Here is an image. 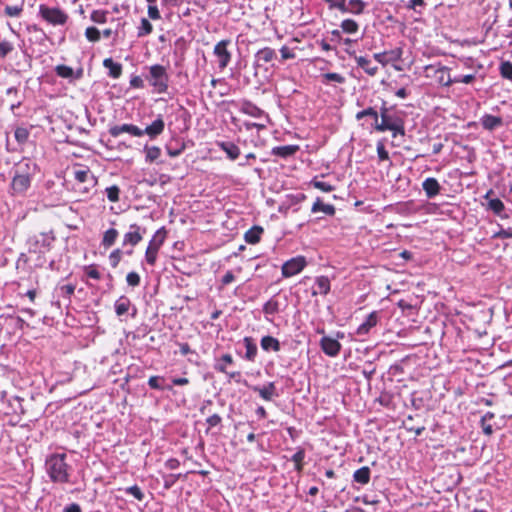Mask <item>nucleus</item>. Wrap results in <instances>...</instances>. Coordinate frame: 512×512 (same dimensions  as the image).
Segmentation results:
<instances>
[{"label": "nucleus", "instance_id": "obj_38", "mask_svg": "<svg viewBox=\"0 0 512 512\" xmlns=\"http://www.w3.org/2000/svg\"><path fill=\"white\" fill-rule=\"evenodd\" d=\"M153 31V26L148 19L142 18L141 25L138 28V37L149 35Z\"/></svg>", "mask_w": 512, "mask_h": 512}, {"label": "nucleus", "instance_id": "obj_24", "mask_svg": "<svg viewBox=\"0 0 512 512\" xmlns=\"http://www.w3.org/2000/svg\"><path fill=\"white\" fill-rule=\"evenodd\" d=\"M74 177L80 184L86 182H88L91 186L96 184V179L93 175H91L89 169L76 170L74 172Z\"/></svg>", "mask_w": 512, "mask_h": 512}, {"label": "nucleus", "instance_id": "obj_40", "mask_svg": "<svg viewBox=\"0 0 512 512\" xmlns=\"http://www.w3.org/2000/svg\"><path fill=\"white\" fill-rule=\"evenodd\" d=\"M488 208L492 210L495 214L500 215L502 211L505 209L504 203L498 199H491L488 202Z\"/></svg>", "mask_w": 512, "mask_h": 512}, {"label": "nucleus", "instance_id": "obj_19", "mask_svg": "<svg viewBox=\"0 0 512 512\" xmlns=\"http://www.w3.org/2000/svg\"><path fill=\"white\" fill-rule=\"evenodd\" d=\"M503 124L502 118L498 116H493L490 114H485L481 118V125L484 129L488 131H493L494 129L500 127Z\"/></svg>", "mask_w": 512, "mask_h": 512}, {"label": "nucleus", "instance_id": "obj_6", "mask_svg": "<svg viewBox=\"0 0 512 512\" xmlns=\"http://www.w3.org/2000/svg\"><path fill=\"white\" fill-rule=\"evenodd\" d=\"M40 16L50 24L64 25L67 22L68 15L59 8H51L44 4L39 6Z\"/></svg>", "mask_w": 512, "mask_h": 512}, {"label": "nucleus", "instance_id": "obj_15", "mask_svg": "<svg viewBox=\"0 0 512 512\" xmlns=\"http://www.w3.org/2000/svg\"><path fill=\"white\" fill-rule=\"evenodd\" d=\"M378 322V313L376 311L371 312L366 320L357 328L356 334L358 336H364L369 333V331L376 326Z\"/></svg>", "mask_w": 512, "mask_h": 512}, {"label": "nucleus", "instance_id": "obj_29", "mask_svg": "<svg viewBox=\"0 0 512 512\" xmlns=\"http://www.w3.org/2000/svg\"><path fill=\"white\" fill-rule=\"evenodd\" d=\"M105 68L109 69V75L112 78H119L122 73V66L119 63H115L111 58H107L103 61Z\"/></svg>", "mask_w": 512, "mask_h": 512}, {"label": "nucleus", "instance_id": "obj_51", "mask_svg": "<svg viewBox=\"0 0 512 512\" xmlns=\"http://www.w3.org/2000/svg\"><path fill=\"white\" fill-rule=\"evenodd\" d=\"M29 136L28 130L22 127H18L15 130V138L19 143H24L27 141Z\"/></svg>", "mask_w": 512, "mask_h": 512}, {"label": "nucleus", "instance_id": "obj_2", "mask_svg": "<svg viewBox=\"0 0 512 512\" xmlns=\"http://www.w3.org/2000/svg\"><path fill=\"white\" fill-rule=\"evenodd\" d=\"M54 241L53 236H49L48 234L41 233L36 235L29 240V253L30 254H39L38 256V266H43L46 262L44 258V254L50 250L51 244Z\"/></svg>", "mask_w": 512, "mask_h": 512}, {"label": "nucleus", "instance_id": "obj_30", "mask_svg": "<svg viewBox=\"0 0 512 512\" xmlns=\"http://www.w3.org/2000/svg\"><path fill=\"white\" fill-rule=\"evenodd\" d=\"M244 345L246 348L245 358L249 361H254L257 354V346L251 337L244 338Z\"/></svg>", "mask_w": 512, "mask_h": 512}, {"label": "nucleus", "instance_id": "obj_56", "mask_svg": "<svg viewBox=\"0 0 512 512\" xmlns=\"http://www.w3.org/2000/svg\"><path fill=\"white\" fill-rule=\"evenodd\" d=\"M377 154L381 161L389 160V154L382 142H378L377 144Z\"/></svg>", "mask_w": 512, "mask_h": 512}, {"label": "nucleus", "instance_id": "obj_9", "mask_svg": "<svg viewBox=\"0 0 512 512\" xmlns=\"http://www.w3.org/2000/svg\"><path fill=\"white\" fill-rule=\"evenodd\" d=\"M333 6H336V9L342 13L360 15L363 13L367 3L362 0H348L347 2H338Z\"/></svg>", "mask_w": 512, "mask_h": 512}, {"label": "nucleus", "instance_id": "obj_45", "mask_svg": "<svg viewBox=\"0 0 512 512\" xmlns=\"http://www.w3.org/2000/svg\"><path fill=\"white\" fill-rule=\"evenodd\" d=\"M107 198L111 202H118L120 195V188L117 185L110 186L106 188Z\"/></svg>", "mask_w": 512, "mask_h": 512}, {"label": "nucleus", "instance_id": "obj_49", "mask_svg": "<svg viewBox=\"0 0 512 512\" xmlns=\"http://www.w3.org/2000/svg\"><path fill=\"white\" fill-rule=\"evenodd\" d=\"M126 493L132 495L139 501H142L144 498V493L137 485L126 488Z\"/></svg>", "mask_w": 512, "mask_h": 512}, {"label": "nucleus", "instance_id": "obj_21", "mask_svg": "<svg viewBox=\"0 0 512 512\" xmlns=\"http://www.w3.org/2000/svg\"><path fill=\"white\" fill-rule=\"evenodd\" d=\"M315 285L317 289L312 290V296H316L318 294L326 295L330 291V280L326 276L317 277Z\"/></svg>", "mask_w": 512, "mask_h": 512}, {"label": "nucleus", "instance_id": "obj_54", "mask_svg": "<svg viewBox=\"0 0 512 512\" xmlns=\"http://www.w3.org/2000/svg\"><path fill=\"white\" fill-rule=\"evenodd\" d=\"M60 290V293L63 297L65 298H70V296L74 293L75 291V286L73 284H66V285H63L59 288Z\"/></svg>", "mask_w": 512, "mask_h": 512}, {"label": "nucleus", "instance_id": "obj_26", "mask_svg": "<svg viewBox=\"0 0 512 512\" xmlns=\"http://www.w3.org/2000/svg\"><path fill=\"white\" fill-rule=\"evenodd\" d=\"M353 480L359 484L366 485L370 481V469L367 466L361 467L353 474Z\"/></svg>", "mask_w": 512, "mask_h": 512}, {"label": "nucleus", "instance_id": "obj_7", "mask_svg": "<svg viewBox=\"0 0 512 512\" xmlns=\"http://www.w3.org/2000/svg\"><path fill=\"white\" fill-rule=\"evenodd\" d=\"M163 229L158 230L153 238L150 240L149 245L146 249L145 258L148 264L154 265L157 258V253L160 246L164 242L165 232H162Z\"/></svg>", "mask_w": 512, "mask_h": 512}, {"label": "nucleus", "instance_id": "obj_55", "mask_svg": "<svg viewBox=\"0 0 512 512\" xmlns=\"http://www.w3.org/2000/svg\"><path fill=\"white\" fill-rule=\"evenodd\" d=\"M161 381H163L162 377L159 376H151L148 380V385L152 389H163V386L161 385Z\"/></svg>", "mask_w": 512, "mask_h": 512}, {"label": "nucleus", "instance_id": "obj_43", "mask_svg": "<svg viewBox=\"0 0 512 512\" xmlns=\"http://www.w3.org/2000/svg\"><path fill=\"white\" fill-rule=\"evenodd\" d=\"M500 74L505 79H512V63L510 61H504L500 64Z\"/></svg>", "mask_w": 512, "mask_h": 512}, {"label": "nucleus", "instance_id": "obj_33", "mask_svg": "<svg viewBox=\"0 0 512 512\" xmlns=\"http://www.w3.org/2000/svg\"><path fill=\"white\" fill-rule=\"evenodd\" d=\"M130 300L124 296L120 297L115 303V311L118 316L126 314L129 310Z\"/></svg>", "mask_w": 512, "mask_h": 512}, {"label": "nucleus", "instance_id": "obj_11", "mask_svg": "<svg viewBox=\"0 0 512 512\" xmlns=\"http://www.w3.org/2000/svg\"><path fill=\"white\" fill-rule=\"evenodd\" d=\"M229 43V40H222L218 42L214 47V54L219 58V68L221 69L227 67L231 59V54L227 50V45Z\"/></svg>", "mask_w": 512, "mask_h": 512}, {"label": "nucleus", "instance_id": "obj_60", "mask_svg": "<svg viewBox=\"0 0 512 512\" xmlns=\"http://www.w3.org/2000/svg\"><path fill=\"white\" fill-rule=\"evenodd\" d=\"M148 16L152 20H158L161 18L160 12L156 5H149L148 6Z\"/></svg>", "mask_w": 512, "mask_h": 512}, {"label": "nucleus", "instance_id": "obj_44", "mask_svg": "<svg viewBox=\"0 0 512 512\" xmlns=\"http://www.w3.org/2000/svg\"><path fill=\"white\" fill-rule=\"evenodd\" d=\"M107 14L108 12L107 11H103V10H94L92 13H91V20L95 23H98V24H102V23H105L107 21Z\"/></svg>", "mask_w": 512, "mask_h": 512}, {"label": "nucleus", "instance_id": "obj_64", "mask_svg": "<svg viewBox=\"0 0 512 512\" xmlns=\"http://www.w3.org/2000/svg\"><path fill=\"white\" fill-rule=\"evenodd\" d=\"M497 236L500 237V238H503V239L512 238V228L501 229L498 232Z\"/></svg>", "mask_w": 512, "mask_h": 512}, {"label": "nucleus", "instance_id": "obj_50", "mask_svg": "<svg viewBox=\"0 0 512 512\" xmlns=\"http://www.w3.org/2000/svg\"><path fill=\"white\" fill-rule=\"evenodd\" d=\"M323 78L325 80V82H337V83H344L345 81V78L338 74V73H334V72H329V73H326L323 75Z\"/></svg>", "mask_w": 512, "mask_h": 512}, {"label": "nucleus", "instance_id": "obj_22", "mask_svg": "<svg viewBox=\"0 0 512 512\" xmlns=\"http://www.w3.org/2000/svg\"><path fill=\"white\" fill-rule=\"evenodd\" d=\"M240 110L254 118H260L264 115V111L250 101H243Z\"/></svg>", "mask_w": 512, "mask_h": 512}, {"label": "nucleus", "instance_id": "obj_37", "mask_svg": "<svg viewBox=\"0 0 512 512\" xmlns=\"http://www.w3.org/2000/svg\"><path fill=\"white\" fill-rule=\"evenodd\" d=\"M437 73H439L438 81L444 86H450L454 83V79H452L448 73V69L446 67L440 68Z\"/></svg>", "mask_w": 512, "mask_h": 512}, {"label": "nucleus", "instance_id": "obj_23", "mask_svg": "<svg viewBox=\"0 0 512 512\" xmlns=\"http://www.w3.org/2000/svg\"><path fill=\"white\" fill-rule=\"evenodd\" d=\"M255 392H258L259 395L266 401L272 400L274 396H277L276 388L273 382L268 383V385L264 387H253Z\"/></svg>", "mask_w": 512, "mask_h": 512}, {"label": "nucleus", "instance_id": "obj_10", "mask_svg": "<svg viewBox=\"0 0 512 512\" xmlns=\"http://www.w3.org/2000/svg\"><path fill=\"white\" fill-rule=\"evenodd\" d=\"M320 347L322 351L330 357L337 356L341 350L339 341L329 336H323L321 338Z\"/></svg>", "mask_w": 512, "mask_h": 512}, {"label": "nucleus", "instance_id": "obj_48", "mask_svg": "<svg viewBox=\"0 0 512 512\" xmlns=\"http://www.w3.org/2000/svg\"><path fill=\"white\" fill-rule=\"evenodd\" d=\"M121 257L122 251L120 249H115L114 251L111 252V254L109 255V261L113 268H116L118 266L119 262L121 261Z\"/></svg>", "mask_w": 512, "mask_h": 512}, {"label": "nucleus", "instance_id": "obj_1", "mask_svg": "<svg viewBox=\"0 0 512 512\" xmlns=\"http://www.w3.org/2000/svg\"><path fill=\"white\" fill-rule=\"evenodd\" d=\"M46 469L53 482L66 483L69 481L65 454H55L46 460Z\"/></svg>", "mask_w": 512, "mask_h": 512}, {"label": "nucleus", "instance_id": "obj_25", "mask_svg": "<svg viewBox=\"0 0 512 512\" xmlns=\"http://www.w3.org/2000/svg\"><path fill=\"white\" fill-rule=\"evenodd\" d=\"M335 207L331 204H324L320 198H317L312 206V212H323L326 215L333 216L335 214Z\"/></svg>", "mask_w": 512, "mask_h": 512}, {"label": "nucleus", "instance_id": "obj_27", "mask_svg": "<svg viewBox=\"0 0 512 512\" xmlns=\"http://www.w3.org/2000/svg\"><path fill=\"white\" fill-rule=\"evenodd\" d=\"M221 149L226 152L227 156L231 160H235L240 155L239 147L232 142H221L219 144Z\"/></svg>", "mask_w": 512, "mask_h": 512}, {"label": "nucleus", "instance_id": "obj_35", "mask_svg": "<svg viewBox=\"0 0 512 512\" xmlns=\"http://www.w3.org/2000/svg\"><path fill=\"white\" fill-rule=\"evenodd\" d=\"M494 418V414L492 412H487L482 418H481V427L484 432V434L490 436L493 433V427L489 423Z\"/></svg>", "mask_w": 512, "mask_h": 512}, {"label": "nucleus", "instance_id": "obj_58", "mask_svg": "<svg viewBox=\"0 0 512 512\" xmlns=\"http://www.w3.org/2000/svg\"><path fill=\"white\" fill-rule=\"evenodd\" d=\"M22 12V7L19 6H6L5 14L10 17L19 16Z\"/></svg>", "mask_w": 512, "mask_h": 512}, {"label": "nucleus", "instance_id": "obj_36", "mask_svg": "<svg viewBox=\"0 0 512 512\" xmlns=\"http://www.w3.org/2000/svg\"><path fill=\"white\" fill-rule=\"evenodd\" d=\"M340 27L343 30V32L349 33V34L356 33L359 29V25L353 19L343 20Z\"/></svg>", "mask_w": 512, "mask_h": 512}, {"label": "nucleus", "instance_id": "obj_14", "mask_svg": "<svg viewBox=\"0 0 512 512\" xmlns=\"http://www.w3.org/2000/svg\"><path fill=\"white\" fill-rule=\"evenodd\" d=\"M141 228L137 224L130 225V231L124 235L123 246H136L142 240Z\"/></svg>", "mask_w": 512, "mask_h": 512}, {"label": "nucleus", "instance_id": "obj_5", "mask_svg": "<svg viewBox=\"0 0 512 512\" xmlns=\"http://www.w3.org/2000/svg\"><path fill=\"white\" fill-rule=\"evenodd\" d=\"M146 79L158 93H165L167 91L169 76L164 66L158 64L151 66Z\"/></svg>", "mask_w": 512, "mask_h": 512}, {"label": "nucleus", "instance_id": "obj_61", "mask_svg": "<svg viewBox=\"0 0 512 512\" xmlns=\"http://www.w3.org/2000/svg\"><path fill=\"white\" fill-rule=\"evenodd\" d=\"M222 421V418L218 414H213L206 419L209 428L218 426Z\"/></svg>", "mask_w": 512, "mask_h": 512}, {"label": "nucleus", "instance_id": "obj_52", "mask_svg": "<svg viewBox=\"0 0 512 512\" xmlns=\"http://www.w3.org/2000/svg\"><path fill=\"white\" fill-rule=\"evenodd\" d=\"M126 281L129 286L136 287L140 284V276L136 272H130L126 276Z\"/></svg>", "mask_w": 512, "mask_h": 512}, {"label": "nucleus", "instance_id": "obj_4", "mask_svg": "<svg viewBox=\"0 0 512 512\" xmlns=\"http://www.w3.org/2000/svg\"><path fill=\"white\" fill-rule=\"evenodd\" d=\"M374 128L379 132L392 131L393 137L405 135L404 120L395 114L383 115L381 122H375Z\"/></svg>", "mask_w": 512, "mask_h": 512}, {"label": "nucleus", "instance_id": "obj_34", "mask_svg": "<svg viewBox=\"0 0 512 512\" xmlns=\"http://www.w3.org/2000/svg\"><path fill=\"white\" fill-rule=\"evenodd\" d=\"M144 151L146 153V161L149 162V163H152L154 162L155 160H157L159 158V156L161 155V150L159 147L157 146H148L146 145L144 147Z\"/></svg>", "mask_w": 512, "mask_h": 512}, {"label": "nucleus", "instance_id": "obj_16", "mask_svg": "<svg viewBox=\"0 0 512 512\" xmlns=\"http://www.w3.org/2000/svg\"><path fill=\"white\" fill-rule=\"evenodd\" d=\"M164 128H165L164 120L162 119L161 116H159L150 125H148L143 131H144V134H147L151 139H154L163 133Z\"/></svg>", "mask_w": 512, "mask_h": 512}, {"label": "nucleus", "instance_id": "obj_42", "mask_svg": "<svg viewBox=\"0 0 512 512\" xmlns=\"http://www.w3.org/2000/svg\"><path fill=\"white\" fill-rule=\"evenodd\" d=\"M366 116L372 117L374 119V122H377L378 117H379L378 112L374 108L368 107L367 109H364V110L358 112L356 114V119L361 120L362 118H364Z\"/></svg>", "mask_w": 512, "mask_h": 512}, {"label": "nucleus", "instance_id": "obj_41", "mask_svg": "<svg viewBox=\"0 0 512 512\" xmlns=\"http://www.w3.org/2000/svg\"><path fill=\"white\" fill-rule=\"evenodd\" d=\"M55 72L58 76H60L62 78H72L74 76L73 69L66 65L56 66Z\"/></svg>", "mask_w": 512, "mask_h": 512}, {"label": "nucleus", "instance_id": "obj_63", "mask_svg": "<svg viewBox=\"0 0 512 512\" xmlns=\"http://www.w3.org/2000/svg\"><path fill=\"white\" fill-rule=\"evenodd\" d=\"M280 53H281L282 59H284V60L293 59L295 57V54L286 46H283L280 49Z\"/></svg>", "mask_w": 512, "mask_h": 512}, {"label": "nucleus", "instance_id": "obj_46", "mask_svg": "<svg viewBox=\"0 0 512 512\" xmlns=\"http://www.w3.org/2000/svg\"><path fill=\"white\" fill-rule=\"evenodd\" d=\"M86 38L91 42H97L100 40L101 33L96 27H88L85 31Z\"/></svg>", "mask_w": 512, "mask_h": 512}, {"label": "nucleus", "instance_id": "obj_28", "mask_svg": "<svg viewBox=\"0 0 512 512\" xmlns=\"http://www.w3.org/2000/svg\"><path fill=\"white\" fill-rule=\"evenodd\" d=\"M263 228L260 226H254L245 233V241L249 244H256L260 241Z\"/></svg>", "mask_w": 512, "mask_h": 512}, {"label": "nucleus", "instance_id": "obj_57", "mask_svg": "<svg viewBox=\"0 0 512 512\" xmlns=\"http://www.w3.org/2000/svg\"><path fill=\"white\" fill-rule=\"evenodd\" d=\"M85 273L88 277L96 280H99L101 278L99 271L93 265L85 267Z\"/></svg>", "mask_w": 512, "mask_h": 512}, {"label": "nucleus", "instance_id": "obj_62", "mask_svg": "<svg viewBox=\"0 0 512 512\" xmlns=\"http://www.w3.org/2000/svg\"><path fill=\"white\" fill-rule=\"evenodd\" d=\"M475 79V75L474 74H468V75H465V76H462V77H455L454 78V83H465V84H470L474 81Z\"/></svg>", "mask_w": 512, "mask_h": 512}, {"label": "nucleus", "instance_id": "obj_47", "mask_svg": "<svg viewBox=\"0 0 512 512\" xmlns=\"http://www.w3.org/2000/svg\"><path fill=\"white\" fill-rule=\"evenodd\" d=\"M304 457H305V452L303 449L298 450L292 456V461L295 463L296 470H298V471L302 470Z\"/></svg>", "mask_w": 512, "mask_h": 512}, {"label": "nucleus", "instance_id": "obj_59", "mask_svg": "<svg viewBox=\"0 0 512 512\" xmlns=\"http://www.w3.org/2000/svg\"><path fill=\"white\" fill-rule=\"evenodd\" d=\"M313 186L317 189H320L324 192H330L332 191L334 188L332 185L326 183V182H323V181H313Z\"/></svg>", "mask_w": 512, "mask_h": 512}, {"label": "nucleus", "instance_id": "obj_31", "mask_svg": "<svg viewBox=\"0 0 512 512\" xmlns=\"http://www.w3.org/2000/svg\"><path fill=\"white\" fill-rule=\"evenodd\" d=\"M261 347L265 351H269V350L279 351L280 343L276 338H274L272 336H264L261 339Z\"/></svg>", "mask_w": 512, "mask_h": 512}, {"label": "nucleus", "instance_id": "obj_17", "mask_svg": "<svg viewBox=\"0 0 512 512\" xmlns=\"http://www.w3.org/2000/svg\"><path fill=\"white\" fill-rule=\"evenodd\" d=\"M422 188L429 199L434 198L436 195L439 194L441 190V186L437 179L432 177L424 180V182L422 183Z\"/></svg>", "mask_w": 512, "mask_h": 512}, {"label": "nucleus", "instance_id": "obj_39", "mask_svg": "<svg viewBox=\"0 0 512 512\" xmlns=\"http://www.w3.org/2000/svg\"><path fill=\"white\" fill-rule=\"evenodd\" d=\"M278 311H279V303L274 299H270L263 306V312L267 315H274Z\"/></svg>", "mask_w": 512, "mask_h": 512}, {"label": "nucleus", "instance_id": "obj_12", "mask_svg": "<svg viewBox=\"0 0 512 512\" xmlns=\"http://www.w3.org/2000/svg\"><path fill=\"white\" fill-rule=\"evenodd\" d=\"M129 133L133 136L140 137L144 135V131L140 129L139 127L133 125V124H122V125H116L109 129V133L113 137L119 136L121 133Z\"/></svg>", "mask_w": 512, "mask_h": 512}, {"label": "nucleus", "instance_id": "obj_53", "mask_svg": "<svg viewBox=\"0 0 512 512\" xmlns=\"http://www.w3.org/2000/svg\"><path fill=\"white\" fill-rule=\"evenodd\" d=\"M13 46L7 41L0 42V58H5L11 51Z\"/></svg>", "mask_w": 512, "mask_h": 512}, {"label": "nucleus", "instance_id": "obj_8", "mask_svg": "<svg viewBox=\"0 0 512 512\" xmlns=\"http://www.w3.org/2000/svg\"><path fill=\"white\" fill-rule=\"evenodd\" d=\"M306 266V260L303 256H298L286 261L282 266V275L291 277L301 272Z\"/></svg>", "mask_w": 512, "mask_h": 512}, {"label": "nucleus", "instance_id": "obj_32", "mask_svg": "<svg viewBox=\"0 0 512 512\" xmlns=\"http://www.w3.org/2000/svg\"><path fill=\"white\" fill-rule=\"evenodd\" d=\"M118 237V231L114 228L108 229L102 239V245L106 248L112 246Z\"/></svg>", "mask_w": 512, "mask_h": 512}, {"label": "nucleus", "instance_id": "obj_20", "mask_svg": "<svg viewBox=\"0 0 512 512\" xmlns=\"http://www.w3.org/2000/svg\"><path fill=\"white\" fill-rule=\"evenodd\" d=\"M298 150L299 147L297 145L277 146L272 149L271 154L281 158H288L293 156Z\"/></svg>", "mask_w": 512, "mask_h": 512}, {"label": "nucleus", "instance_id": "obj_18", "mask_svg": "<svg viewBox=\"0 0 512 512\" xmlns=\"http://www.w3.org/2000/svg\"><path fill=\"white\" fill-rule=\"evenodd\" d=\"M275 57V51L272 48L265 47L256 53V64L257 66H262L264 64L270 63Z\"/></svg>", "mask_w": 512, "mask_h": 512}, {"label": "nucleus", "instance_id": "obj_3", "mask_svg": "<svg viewBox=\"0 0 512 512\" xmlns=\"http://www.w3.org/2000/svg\"><path fill=\"white\" fill-rule=\"evenodd\" d=\"M29 164L20 163L15 169L11 183V189L14 194H24L31 184V175L29 173Z\"/></svg>", "mask_w": 512, "mask_h": 512}, {"label": "nucleus", "instance_id": "obj_13", "mask_svg": "<svg viewBox=\"0 0 512 512\" xmlns=\"http://www.w3.org/2000/svg\"><path fill=\"white\" fill-rule=\"evenodd\" d=\"M350 56H354L357 65L362 68L367 74L373 76L377 73L378 67L371 65V60L363 57V56H356L354 50L346 49L345 50Z\"/></svg>", "mask_w": 512, "mask_h": 512}]
</instances>
